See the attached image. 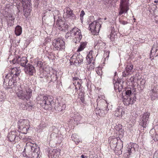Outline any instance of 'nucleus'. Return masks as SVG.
<instances>
[{"label": "nucleus", "mask_w": 158, "mask_h": 158, "mask_svg": "<svg viewBox=\"0 0 158 158\" xmlns=\"http://www.w3.org/2000/svg\"><path fill=\"white\" fill-rule=\"evenodd\" d=\"M81 158H87V157L86 156H85L84 155H82L81 156Z\"/></svg>", "instance_id": "13d9d810"}, {"label": "nucleus", "mask_w": 158, "mask_h": 158, "mask_svg": "<svg viewBox=\"0 0 158 158\" xmlns=\"http://www.w3.org/2000/svg\"><path fill=\"white\" fill-rule=\"evenodd\" d=\"M53 45L55 48H59V49H65V43L63 40L60 38L54 40L53 41Z\"/></svg>", "instance_id": "f8f14e48"}, {"label": "nucleus", "mask_w": 158, "mask_h": 158, "mask_svg": "<svg viewBox=\"0 0 158 158\" xmlns=\"http://www.w3.org/2000/svg\"><path fill=\"white\" fill-rule=\"evenodd\" d=\"M58 77H57V76L56 74L55 75V77H53L52 79L54 81H56Z\"/></svg>", "instance_id": "6e6d98bb"}, {"label": "nucleus", "mask_w": 158, "mask_h": 158, "mask_svg": "<svg viewBox=\"0 0 158 158\" xmlns=\"http://www.w3.org/2000/svg\"><path fill=\"white\" fill-rule=\"evenodd\" d=\"M106 105L105 106H106L105 107L102 108L101 110H100L101 112L105 111H104V114H102V116H104L105 114H106L107 111L109 110V109L108 108V105L106 103Z\"/></svg>", "instance_id": "473e14b6"}, {"label": "nucleus", "mask_w": 158, "mask_h": 158, "mask_svg": "<svg viewBox=\"0 0 158 158\" xmlns=\"http://www.w3.org/2000/svg\"><path fill=\"white\" fill-rule=\"evenodd\" d=\"M73 84L74 85V86L75 85H76V84H77V81L76 80H73Z\"/></svg>", "instance_id": "4d7b16f0"}, {"label": "nucleus", "mask_w": 158, "mask_h": 158, "mask_svg": "<svg viewBox=\"0 0 158 158\" xmlns=\"http://www.w3.org/2000/svg\"><path fill=\"white\" fill-rule=\"evenodd\" d=\"M36 99L41 106L46 110H50L52 107H54L56 110L61 111L64 110L66 107L65 104L61 105V104L57 103L54 105L53 98L50 96L40 94L37 97Z\"/></svg>", "instance_id": "f257e3e1"}, {"label": "nucleus", "mask_w": 158, "mask_h": 158, "mask_svg": "<svg viewBox=\"0 0 158 158\" xmlns=\"http://www.w3.org/2000/svg\"><path fill=\"white\" fill-rule=\"evenodd\" d=\"M26 109L29 111H31L32 110L34 107V104L30 102L27 103L25 106Z\"/></svg>", "instance_id": "c85d7f7f"}, {"label": "nucleus", "mask_w": 158, "mask_h": 158, "mask_svg": "<svg viewBox=\"0 0 158 158\" xmlns=\"http://www.w3.org/2000/svg\"><path fill=\"white\" fill-rule=\"evenodd\" d=\"M138 145L134 143H130L127 147V152L130 155L135 151V148L138 147Z\"/></svg>", "instance_id": "aec40b11"}, {"label": "nucleus", "mask_w": 158, "mask_h": 158, "mask_svg": "<svg viewBox=\"0 0 158 158\" xmlns=\"http://www.w3.org/2000/svg\"><path fill=\"white\" fill-rule=\"evenodd\" d=\"M123 113H124L123 111V109L120 107H118L115 111L114 115L115 116L117 117H121Z\"/></svg>", "instance_id": "393cba45"}, {"label": "nucleus", "mask_w": 158, "mask_h": 158, "mask_svg": "<svg viewBox=\"0 0 158 158\" xmlns=\"http://www.w3.org/2000/svg\"><path fill=\"white\" fill-rule=\"evenodd\" d=\"M101 26V22L99 20L94 21L89 24V28L91 32H94L95 34L98 33Z\"/></svg>", "instance_id": "0eeeda50"}, {"label": "nucleus", "mask_w": 158, "mask_h": 158, "mask_svg": "<svg viewBox=\"0 0 158 158\" xmlns=\"http://www.w3.org/2000/svg\"><path fill=\"white\" fill-rule=\"evenodd\" d=\"M37 66L39 67L40 68H42L43 67V63L41 61H38L37 63Z\"/></svg>", "instance_id": "ea45409f"}, {"label": "nucleus", "mask_w": 158, "mask_h": 158, "mask_svg": "<svg viewBox=\"0 0 158 158\" xmlns=\"http://www.w3.org/2000/svg\"><path fill=\"white\" fill-rule=\"evenodd\" d=\"M11 63L14 64H18L21 66L24 67L27 65L28 60L26 57H19L16 59L13 58L12 60H10Z\"/></svg>", "instance_id": "9d476101"}, {"label": "nucleus", "mask_w": 158, "mask_h": 158, "mask_svg": "<svg viewBox=\"0 0 158 158\" xmlns=\"http://www.w3.org/2000/svg\"><path fill=\"white\" fill-rule=\"evenodd\" d=\"M150 115V113L148 112H146L144 113L142 115L140 116V117L148 121H149L148 119Z\"/></svg>", "instance_id": "7c9ffc66"}, {"label": "nucleus", "mask_w": 158, "mask_h": 158, "mask_svg": "<svg viewBox=\"0 0 158 158\" xmlns=\"http://www.w3.org/2000/svg\"><path fill=\"white\" fill-rule=\"evenodd\" d=\"M157 132V133H156V134L155 135L154 138V140L155 141H158V129Z\"/></svg>", "instance_id": "a18cd8bd"}, {"label": "nucleus", "mask_w": 158, "mask_h": 158, "mask_svg": "<svg viewBox=\"0 0 158 158\" xmlns=\"http://www.w3.org/2000/svg\"><path fill=\"white\" fill-rule=\"evenodd\" d=\"M16 78L10 76V74H7L4 79V87L6 89L15 87L17 83Z\"/></svg>", "instance_id": "20e7f679"}, {"label": "nucleus", "mask_w": 158, "mask_h": 158, "mask_svg": "<svg viewBox=\"0 0 158 158\" xmlns=\"http://www.w3.org/2000/svg\"><path fill=\"white\" fill-rule=\"evenodd\" d=\"M85 15V13L84 10H82L81 12V13L80 15V17L81 18V19H83V16Z\"/></svg>", "instance_id": "49530a36"}, {"label": "nucleus", "mask_w": 158, "mask_h": 158, "mask_svg": "<svg viewBox=\"0 0 158 158\" xmlns=\"http://www.w3.org/2000/svg\"><path fill=\"white\" fill-rule=\"evenodd\" d=\"M150 115V113L148 112H146L144 113L142 115L140 116V117L148 121H149L148 119Z\"/></svg>", "instance_id": "c756f323"}, {"label": "nucleus", "mask_w": 158, "mask_h": 158, "mask_svg": "<svg viewBox=\"0 0 158 158\" xmlns=\"http://www.w3.org/2000/svg\"><path fill=\"white\" fill-rule=\"evenodd\" d=\"M123 74H122V76L123 77H128L129 75L131 74L129 73V72H128L127 71H126V70L125 71H124L123 72Z\"/></svg>", "instance_id": "58836bf2"}, {"label": "nucleus", "mask_w": 158, "mask_h": 158, "mask_svg": "<svg viewBox=\"0 0 158 158\" xmlns=\"http://www.w3.org/2000/svg\"><path fill=\"white\" fill-rule=\"evenodd\" d=\"M73 79L74 80L77 81V85H81V80L79 79V78L77 77H74L73 78Z\"/></svg>", "instance_id": "4c0bfd02"}, {"label": "nucleus", "mask_w": 158, "mask_h": 158, "mask_svg": "<svg viewBox=\"0 0 158 158\" xmlns=\"http://www.w3.org/2000/svg\"><path fill=\"white\" fill-rule=\"evenodd\" d=\"M29 121L25 119H20L18 122V126L19 129L21 133L26 134L29 129Z\"/></svg>", "instance_id": "423d86ee"}, {"label": "nucleus", "mask_w": 158, "mask_h": 158, "mask_svg": "<svg viewBox=\"0 0 158 158\" xmlns=\"http://www.w3.org/2000/svg\"><path fill=\"white\" fill-rule=\"evenodd\" d=\"M7 138L11 142H17L21 139L19 132L14 130L9 133Z\"/></svg>", "instance_id": "1a4fd4ad"}, {"label": "nucleus", "mask_w": 158, "mask_h": 158, "mask_svg": "<svg viewBox=\"0 0 158 158\" xmlns=\"http://www.w3.org/2000/svg\"><path fill=\"white\" fill-rule=\"evenodd\" d=\"M6 21L8 26H12L13 25L14 21L6 20Z\"/></svg>", "instance_id": "37998d69"}, {"label": "nucleus", "mask_w": 158, "mask_h": 158, "mask_svg": "<svg viewBox=\"0 0 158 158\" xmlns=\"http://www.w3.org/2000/svg\"><path fill=\"white\" fill-rule=\"evenodd\" d=\"M114 87L115 90H118V91L119 92L121 91L123 88V85L121 84L118 82H116L114 84Z\"/></svg>", "instance_id": "a878e982"}, {"label": "nucleus", "mask_w": 158, "mask_h": 158, "mask_svg": "<svg viewBox=\"0 0 158 158\" xmlns=\"http://www.w3.org/2000/svg\"><path fill=\"white\" fill-rule=\"evenodd\" d=\"M75 89L76 90V92H77L78 90L80 89L81 87V85H75Z\"/></svg>", "instance_id": "3c124183"}, {"label": "nucleus", "mask_w": 158, "mask_h": 158, "mask_svg": "<svg viewBox=\"0 0 158 158\" xmlns=\"http://www.w3.org/2000/svg\"><path fill=\"white\" fill-rule=\"evenodd\" d=\"M119 22L121 24L123 25L127 24L128 23L127 21H126L122 20H120Z\"/></svg>", "instance_id": "de8ad7c7"}, {"label": "nucleus", "mask_w": 158, "mask_h": 158, "mask_svg": "<svg viewBox=\"0 0 158 158\" xmlns=\"http://www.w3.org/2000/svg\"><path fill=\"white\" fill-rule=\"evenodd\" d=\"M65 13L66 15L67 19L69 20H74L76 19V17L75 15L73 13V11L69 7L66 8L65 9Z\"/></svg>", "instance_id": "f3484780"}, {"label": "nucleus", "mask_w": 158, "mask_h": 158, "mask_svg": "<svg viewBox=\"0 0 158 158\" xmlns=\"http://www.w3.org/2000/svg\"><path fill=\"white\" fill-rule=\"evenodd\" d=\"M21 2L23 4L27 3V2H30V0H21Z\"/></svg>", "instance_id": "603ef678"}, {"label": "nucleus", "mask_w": 158, "mask_h": 158, "mask_svg": "<svg viewBox=\"0 0 158 158\" xmlns=\"http://www.w3.org/2000/svg\"><path fill=\"white\" fill-rule=\"evenodd\" d=\"M50 41V40L49 39H48V40H47L46 41H48V42H49V41Z\"/></svg>", "instance_id": "0e129e2a"}, {"label": "nucleus", "mask_w": 158, "mask_h": 158, "mask_svg": "<svg viewBox=\"0 0 158 158\" xmlns=\"http://www.w3.org/2000/svg\"><path fill=\"white\" fill-rule=\"evenodd\" d=\"M10 52L11 53V55L12 54V52H13L14 55V58L16 59L19 57H20V55L23 53V52L20 50H10Z\"/></svg>", "instance_id": "b1692460"}, {"label": "nucleus", "mask_w": 158, "mask_h": 158, "mask_svg": "<svg viewBox=\"0 0 158 158\" xmlns=\"http://www.w3.org/2000/svg\"><path fill=\"white\" fill-rule=\"evenodd\" d=\"M157 50H155L156 52Z\"/></svg>", "instance_id": "774afa93"}, {"label": "nucleus", "mask_w": 158, "mask_h": 158, "mask_svg": "<svg viewBox=\"0 0 158 158\" xmlns=\"http://www.w3.org/2000/svg\"><path fill=\"white\" fill-rule=\"evenodd\" d=\"M6 20L14 21L15 20L14 17L11 14L8 15V16H7L6 19Z\"/></svg>", "instance_id": "f704fd0d"}, {"label": "nucleus", "mask_w": 158, "mask_h": 158, "mask_svg": "<svg viewBox=\"0 0 158 158\" xmlns=\"http://www.w3.org/2000/svg\"><path fill=\"white\" fill-rule=\"evenodd\" d=\"M80 99L82 103H84L85 99L84 97L82 96V95H81V96L80 97Z\"/></svg>", "instance_id": "5fc2aeb1"}, {"label": "nucleus", "mask_w": 158, "mask_h": 158, "mask_svg": "<svg viewBox=\"0 0 158 158\" xmlns=\"http://www.w3.org/2000/svg\"><path fill=\"white\" fill-rule=\"evenodd\" d=\"M153 158H158V150L156 151L154 153Z\"/></svg>", "instance_id": "8fccbe9b"}, {"label": "nucleus", "mask_w": 158, "mask_h": 158, "mask_svg": "<svg viewBox=\"0 0 158 158\" xmlns=\"http://www.w3.org/2000/svg\"><path fill=\"white\" fill-rule=\"evenodd\" d=\"M131 93L132 92L130 89L126 90L125 92L126 95V97H130V95H131Z\"/></svg>", "instance_id": "e433bc0d"}, {"label": "nucleus", "mask_w": 158, "mask_h": 158, "mask_svg": "<svg viewBox=\"0 0 158 158\" xmlns=\"http://www.w3.org/2000/svg\"><path fill=\"white\" fill-rule=\"evenodd\" d=\"M158 48V44L157 43H155L152 47V48L151 49H158L157 48Z\"/></svg>", "instance_id": "c03bdc74"}, {"label": "nucleus", "mask_w": 158, "mask_h": 158, "mask_svg": "<svg viewBox=\"0 0 158 158\" xmlns=\"http://www.w3.org/2000/svg\"><path fill=\"white\" fill-rule=\"evenodd\" d=\"M40 150L39 148L36 144L27 143L23 155L24 156H27L30 158H37L40 152Z\"/></svg>", "instance_id": "f03ea898"}, {"label": "nucleus", "mask_w": 158, "mask_h": 158, "mask_svg": "<svg viewBox=\"0 0 158 158\" xmlns=\"http://www.w3.org/2000/svg\"><path fill=\"white\" fill-rule=\"evenodd\" d=\"M82 37L80 30L76 27H73L65 35V37L67 39L73 38V41L75 43L80 42Z\"/></svg>", "instance_id": "7ed1b4c3"}, {"label": "nucleus", "mask_w": 158, "mask_h": 158, "mask_svg": "<svg viewBox=\"0 0 158 158\" xmlns=\"http://www.w3.org/2000/svg\"><path fill=\"white\" fill-rule=\"evenodd\" d=\"M100 44L99 43H97V44L96 45H95V46L94 47L95 49H102V48L100 47Z\"/></svg>", "instance_id": "79ce46f5"}, {"label": "nucleus", "mask_w": 158, "mask_h": 158, "mask_svg": "<svg viewBox=\"0 0 158 158\" xmlns=\"http://www.w3.org/2000/svg\"><path fill=\"white\" fill-rule=\"evenodd\" d=\"M97 73L98 75H100V72L99 71H97Z\"/></svg>", "instance_id": "052dcab7"}, {"label": "nucleus", "mask_w": 158, "mask_h": 158, "mask_svg": "<svg viewBox=\"0 0 158 158\" xmlns=\"http://www.w3.org/2000/svg\"><path fill=\"white\" fill-rule=\"evenodd\" d=\"M32 94V90L29 88L26 90L19 89L17 93V94L19 99L24 100L30 99L31 96Z\"/></svg>", "instance_id": "39448f33"}, {"label": "nucleus", "mask_w": 158, "mask_h": 158, "mask_svg": "<svg viewBox=\"0 0 158 158\" xmlns=\"http://www.w3.org/2000/svg\"><path fill=\"white\" fill-rule=\"evenodd\" d=\"M133 66V65L131 63L128 64L125 68V70L126 71L129 72L131 74L132 73Z\"/></svg>", "instance_id": "cd10ccee"}, {"label": "nucleus", "mask_w": 158, "mask_h": 158, "mask_svg": "<svg viewBox=\"0 0 158 158\" xmlns=\"http://www.w3.org/2000/svg\"><path fill=\"white\" fill-rule=\"evenodd\" d=\"M82 50H77V51H78V52H80V51H82Z\"/></svg>", "instance_id": "69168bd1"}, {"label": "nucleus", "mask_w": 158, "mask_h": 158, "mask_svg": "<svg viewBox=\"0 0 158 158\" xmlns=\"http://www.w3.org/2000/svg\"><path fill=\"white\" fill-rule=\"evenodd\" d=\"M149 94L152 99L158 98V88L156 85L152 87L151 90L149 91Z\"/></svg>", "instance_id": "dca6fc26"}, {"label": "nucleus", "mask_w": 158, "mask_h": 158, "mask_svg": "<svg viewBox=\"0 0 158 158\" xmlns=\"http://www.w3.org/2000/svg\"><path fill=\"white\" fill-rule=\"evenodd\" d=\"M154 2L155 3H157L158 2V0H155L154 1Z\"/></svg>", "instance_id": "680f3d73"}, {"label": "nucleus", "mask_w": 158, "mask_h": 158, "mask_svg": "<svg viewBox=\"0 0 158 158\" xmlns=\"http://www.w3.org/2000/svg\"><path fill=\"white\" fill-rule=\"evenodd\" d=\"M129 0H121L120 3L119 15H122L124 13H127V11L129 9Z\"/></svg>", "instance_id": "9b49d317"}, {"label": "nucleus", "mask_w": 158, "mask_h": 158, "mask_svg": "<svg viewBox=\"0 0 158 158\" xmlns=\"http://www.w3.org/2000/svg\"><path fill=\"white\" fill-rule=\"evenodd\" d=\"M20 72L18 70L17 68L15 67L11 69L10 73L8 74H10V76L17 78L19 75Z\"/></svg>", "instance_id": "4be33fe9"}, {"label": "nucleus", "mask_w": 158, "mask_h": 158, "mask_svg": "<svg viewBox=\"0 0 158 158\" xmlns=\"http://www.w3.org/2000/svg\"><path fill=\"white\" fill-rule=\"evenodd\" d=\"M56 135V137H57V135H56V134H55L54 133H52V134H51V138H52V136L54 135Z\"/></svg>", "instance_id": "bf43d9fd"}, {"label": "nucleus", "mask_w": 158, "mask_h": 158, "mask_svg": "<svg viewBox=\"0 0 158 158\" xmlns=\"http://www.w3.org/2000/svg\"><path fill=\"white\" fill-rule=\"evenodd\" d=\"M149 121L140 117L139 118V125L141 126L143 128H146L148 126Z\"/></svg>", "instance_id": "5701e85b"}, {"label": "nucleus", "mask_w": 158, "mask_h": 158, "mask_svg": "<svg viewBox=\"0 0 158 158\" xmlns=\"http://www.w3.org/2000/svg\"><path fill=\"white\" fill-rule=\"evenodd\" d=\"M86 61L90 65L89 69H94L95 67V58L93 56L89 57V56H86Z\"/></svg>", "instance_id": "412c9836"}, {"label": "nucleus", "mask_w": 158, "mask_h": 158, "mask_svg": "<svg viewBox=\"0 0 158 158\" xmlns=\"http://www.w3.org/2000/svg\"><path fill=\"white\" fill-rule=\"evenodd\" d=\"M136 97L135 96H134L132 98L131 97H123V101L124 105L125 106H128L130 104L132 105L136 101Z\"/></svg>", "instance_id": "2eb2a0df"}, {"label": "nucleus", "mask_w": 158, "mask_h": 158, "mask_svg": "<svg viewBox=\"0 0 158 158\" xmlns=\"http://www.w3.org/2000/svg\"><path fill=\"white\" fill-rule=\"evenodd\" d=\"M94 53V52L92 50H91V51H90L89 53V54L87 56H89V57H91V56H93V54Z\"/></svg>", "instance_id": "09e8293b"}, {"label": "nucleus", "mask_w": 158, "mask_h": 158, "mask_svg": "<svg viewBox=\"0 0 158 158\" xmlns=\"http://www.w3.org/2000/svg\"><path fill=\"white\" fill-rule=\"evenodd\" d=\"M51 51V50H44V51H43V52L44 53H46V55H47V56L49 58V56H51L52 55H53V53H52Z\"/></svg>", "instance_id": "72a5a7b5"}, {"label": "nucleus", "mask_w": 158, "mask_h": 158, "mask_svg": "<svg viewBox=\"0 0 158 158\" xmlns=\"http://www.w3.org/2000/svg\"><path fill=\"white\" fill-rule=\"evenodd\" d=\"M60 150L59 149L50 150L49 151V158H58Z\"/></svg>", "instance_id": "a211bd4d"}, {"label": "nucleus", "mask_w": 158, "mask_h": 158, "mask_svg": "<svg viewBox=\"0 0 158 158\" xmlns=\"http://www.w3.org/2000/svg\"><path fill=\"white\" fill-rule=\"evenodd\" d=\"M22 32V27L19 25L17 26L15 28V33L16 35H20Z\"/></svg>", "instance_id": "bb28decb"}, {"label": "nucleus", "mask_w": 158, "mask_h": 158, "mask_svg": "<svg viewBox=\"0 0 158 158\" xmlns=\"http://www.w3.org/2000/svg\"><path fill=\"white\" fill-rule=\"evenodd\" d=\"M109 53H110V51H104V57H105L106 56V57L105 58L106 59L107 58L108 59V58L109 57Z\"/></svg>", "instance_id": "a19ab883"}, {"label": "nucleus", "mask_w": 158, "mask_h": 158, "mask_svg": "<svg viewBox=\"0 0 158 158\" xmlns=\"http://www.w3.org/2000/svg\"><path fill=\"white\" fill-rule=\"evenodd\" d=\"M56 25L59 27V29L61 30H64L65 29H68L69 27L66 22L61 19L57 20Z\"/></svg>", "instance_id": "6ab92c4d"}, {"label": "nucleus", "mask_w": 158, "mask_h": 158, "mask_svg": "<svg viewBox=\"0 0 158 158\" xmlns=\"http://www.w3.org/2000/svg\"><path fill=\"white\" fill-rule=\"evenodd\" d=\"M11 56H9V59L10 58V57Z\"/></svg>", "instance_id": "338daca9"}, {"label": "nucleus", "mask_w": 158, "mask_h": 158, "mask_svg": "<svg viewBox=\"0 0 158 158\" xmlns=\"http://www.w3.org/2000/svg\"><path fill=\"white\" fill-rule=\"evenodd\" d=\"M5 99V95L4 93L0 91V101L2 102Z\"/></svg>", "instance_id": "c9c22d12"}, {"label": "nucleus", "mask_w": 158, "mask_h": 158, "mask_svg": "<svg viewBox=\"0 0 158 158\" xmlns=\"http://www.w3.org/2000/svg\"><path fill=\"white\" fill-rule=\"evenodd\" d=\"M24 15L27 18L30 15L31 11V5L30 2H27V3L23 4Z\"/></svg>", "instance_id": "4468645a"}, {"label": "nucleus", "mask_w": 158, "mask_h": 158, "mask_svg": "<svg viewBox=\"0 0 158 158\" xmlns=\"http://www.w3.org/2000/svg\"><path fill=\"white\" fill-rule=\"evenodd\" d=\"M155 50H151V52L150 53H152V51H153V52H155Z\"/></svg>", "instance_id": "e2e57ef3"}, {"label": "nucleus", "mask_w": 158, "mask_h": 158, "mask_svg": "<svg viewBox=\"0 0 158 158\" xmlns=\"http://www.w3.org/2000/svg\"><path fill=\"white\" fill-rule=\"evenodd\" d=\"M83 57L80 54H75L71 57L70 59V63L71 65L74 64L76 66H79L83 62Z\"/></svg>", "instance_id": "6e6552de"}, {"label": "nucleus", "mask_w": 158, "mask_h": 158, "mask_svg": "<svg viewBox=\"0 0 158 158\" xmlns=\"http://www.w3.org/2000/svg\"><path fill=\"white\" fill-rule=\"evenodd\" d=\"M24 71L27 74L31 76L36 72L35 67L32 64L29 63L27 64V65L24 67Z\"/></svg>", "instance_id": "ddd939ff"}, {"label": "nucleus", "mask_w": 158, "mask_h": 158, "mask_svg": "<svg viewBox=\"0 0 158 158\" xmlns=\"http://www.w3.org/2000/svg\"><path fill=\"white\" fill-rule=\"evenodd\" d=\"M119 131L121 132L122 133H123L124 132V130L122 129V126L121 125H119Z\"/></svg>", "instance_id": "864d4df0"}, {"label": "nucleus", "mask_w": 158, "mask_h": 158, "mask_svg": "<svg viewBox=\"0 0 158 158\" xmlns=\"http://www.w3.org/2000/svg\"><path fill=\"white\" fill-rule=\"evenodd\" d=\"M87 44V43L86 42L81 43L77 49H84L85 48Z\"/></svg>", "instance_id": "2f4dec72"}]
</instances>
